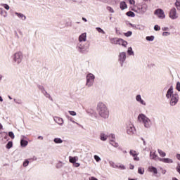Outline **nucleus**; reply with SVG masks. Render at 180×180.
<instances>
[{"mask_svg": "<svg viewBox=\"0 0 180 180\" xmlns=\"http://www.w3.org/2000/svg\"><path fill=\"white\" fill-rule=\"evenodd\" d=\"M154 15L159 19H165V13L164 12V10L161 8L156 9L154 12Z\"/></svg>", "mask_w": 180, "mask_h": 180, "instance_id": "9b49d317", "label": "nucleus"}, {"mask_svg": "<svg viewBox=\"0 0 180 180\" xmlns=\"http://www.w3.org/2000/svg\"><path fill=\"white\" fill-rule=\"evenodd\" d=\"M13 146V143H12V141H9L7 145L6 146V148H8V150L12 148Z\"/></svg>", "mask_w": 180, "mask_h": 180, "instance_id": "4c0bfd02", "label": "nucleus"}, {"mask_svg": "<svg viewBox=\"0 0 180 180\" xmlns=\"http://www.w3.org/2000/svg\"><path fill=\"white\" fill-rule=\"evenodd\" d=\"M117 168L118 169L124 170V169H126V166H124V165H123V164L118 163V164H117Z\"/></svg>", "mask_w": 180, "mask_h": 180, "instance_id": "c756f323", "label": "nucleus"}, {"mask_svg": "<svg viewBox=\"0 0 180 180\" xmlns=\"http://www.w3.org/2000/svg\"><path fill=\"white\" fill-rule=\"evenodd\" d=\"M13 101L16 105H23V100L21 98H14Z\"/></svg>", "mask_w": 180, "mask_h": 180, "instance_id": "bb28decb", "label": "nucleus"}, {"mask_svg": "<svg viewBox=\"0 0 180 180\" xmlns=\"http://www.w3.org/2000/svg\"><path fill=\"white\" fill-rule=\"evenodd\" d=\"M148 10V6L146 4H137L136 7H135V12L139 13V15H144L146 12Z\"/></svg>", "mask_w": 180, "mask_h": 180, "instance_id": "423d86ee", "label": "nucleus"}, {"mask_svg": "<svg viewBox=\"0 0 180 180\" xmlns=\"http://www.w3.org/2000/svg\"><path fill=\"white\" fill-rule=\"evenodd\" d=\"M8 136L11 137V139H15V134H13L12 131L8 132Z\"/></svg>", "mask_w": 180, "mask_h": 180, "instance_id": "3c124183", "label": "nucleus"}, {"mask_svg": "<svg viewBox=\"0 0 180 180\" xmlns=\"http://www.w3.org/2000/svg\"><path fill=\"white\" fill-rule=\"evenodd\" d=\"M76 49L77 50V51H79V53L85 54V53H88L89 51V44L78 41L76 46Z\"/></svg>", "mask_w": 180, "mask_h": 180, "instance_id": "39448f33", "label": "nucleus"}, {"mask_svg": "<svg viewBox=\"0 0 180 180\" xmlns=\"http://www.w3.org/2000/svg\"><path fill=\"white\" fill-rule=\"evenodd\" d=\"M171 34L170 32H163L162 34V36H164L165 37H167V36H169Z\"/></svg>", "mask_w": 180, "mask_h": 180, "instance_id": "8fccbe9b", "label": "nucleus"}, {"mask_svg": "<svg viewBox=\"0 0 180 180\" xmlns=\"http://www.w3.org/2000/svg\"><path fill=\"white\" fill-rule=\"evenodd\" d=\"M138 174H140V175L144 174V167H139L138 168Z\"/></svg>", "mask_w": 180, "mask_h": 180, "instance_id": "f704fd0d", "label": "nucleus"}, {"mask_svg": "<svg viewBox=\"0 0 180 180\" xmlns=\"http://www.w3.org/2000/svg\"><path fill=\"white\" fill-rule=\"evenodd\" d=\"M169 18L172 20H176L179 18V14H178V12L176 11V8L175 7H173L170 9L169 12Z\"/></svg>", "mask_w": 180, "mask_h": 180, "instance_id": "9d476101", "label": "nucleus"}, {"mask_svg": "<svg viewBox=\"0 0 180 180\" xmlns=\"http://www.w3.org/2000/svg\"><path fill=\"white\" fill-rule=\"evenodd\" d=\"M24 139H25V136H22L21 140H20L21 147H26L29 144V142L25 140Z\"/></svg>", "mask_w": 180, "mask_h": 180, "instance_id": "412c9836", "label": "nucleus"}, {"mask_svg": "<svg viewBox=\"0 0 180 180\" xmlns=\"http://www.w3.org/2000/svg\"><path fill=\"white\" fill-rule=\"evenodd\" d=\"M127 134L129 136H133V134H136V127L131 121H129L126 123L125 125Z\"/></svg>", "mask_w": 180, "mask_h": 180, "instance_id": "6e6552de", "label": "nucleus"}, {"mask_svg": "<svg viewBox=\"0 0 180 180\" xmlns=\"http://www.w3.org/2000/svg\"><path fill=\"white\" fill-rule=\"evenodd\" d=\"M159 161L165 164H174V160L171 158H159Z\"/></svg>", "mask_w": 180, "mask_h": 180, "instance_id": "a211bd4d", "label": "nucleus"}, {"mask_svg": "<svg viewBox=\"0 0 180 180\" xmlns=\"http://www.w3.org/2000/svg\"><path fill=\"white\" fill-rule=\"evenodd\" d=\"M71 116H77V112L75 111H69Z\"/></svg>", "mask_w": 180, "mask_h": 180, "instance_id": "6e6d98bb", "label": "nucleus"}, {"mask_svg": "<svg viewBox=\"0 0 180 180\" xmlns=\"http://www.w3.org/2000/svg\"><path fill=\"white\" fill-rule=\"evenodd\" d=\"M23 52L20 51H18L15 53H14L12 56V60L14 64L16 65H19L23 63Z\"/></svg>", "mask_w": 180, "mask_h": 180, "instance_id": "20e7f679", "label": "nucleus"}, {"mask_svg": "<svg viewBox=\"0 0 180 180\" xmlns=\"http://www.w3.org/2000/svg\"><path fill=\"white\" fill-rule=\"evenodd\" d=\"M176 89L179 92H180V82H176Z\"/></svg>", "mask_w": 180, "mask_h": 180, "instance_id": "de8ad7c7", "label": "nucleus"}, {"mask_svg": "<svg viewBox=\"0 0 180 180\" xmlns=\"http://www.w3.org/2000/svg\"><path fill=\"white\" fill-rule=\"evenodd\" d=\"M107 11H109L110 13H113L115 12V10L113 9V8L110 6L107 7Z\"/></svg>", "mask_w": 180, "mask_h": 180, "instance_id": "ea45409f", "label": "nucleus"}, {"mask_svg": "<svg viewBox=\"0 0 180 180\" xmlns=\"http://www.w3.org/2000/svg\"><path fill=\"white\" fill-rule=\"evenodd\" d=\"M79 158L77 156H70L69 157V162H71V164H75V162H77V161H78Z\"/></svg>", "mask_w": 180, "mask_h": 180, "instance_id": "4be33fe9", "label": "nucleus"}, {"mask_svg": "<svg viewBox=\"0 0 180 180\" xmlns=\"http://www.w3.org/2000/svg\"><path fill=\"white\" fill-rule=\"evenodd\" d=\"M43 136H38V139L39 140H43Z\"/></svg>", "mask_w": 180, "mask_h": 180, "instance_id": "69168bd1", "label": "nucleus"}, {"mask_svg": "<svg viewBox=\"0 0 180 180\" xmlns=\"http://www.w3.org/2000/svg\"><path fill=\"white\" fill-rule=\"evenodd\" d=\"M23 167H27V165H29V160H25L24 162H23Z\"/></svg>", "mask_w": 180, "mask_h": 180, "instance_id": "09e8293b", "label": "nucleus"}, {"mask_svg": "<svg viewBox=\"0 0 180 180\" xmlns=\"http://www.w3.org/2000/svg\"><path fill=\"white\" fill-rule=\"evenodd\" d=\"M110 41L111 44H119L120 46H123V47H127V41L121 38H110Z\"/></svg>", "mask_w": 180, "mask_h": 180, "instance_id": "1a4fd4ad", "label": "nucleus"}, {"mask_svg": "<svg viewBox=\"0 0 180 180\" xmlns=\"http://www.w3.org/2000/svg\"><path fill=\"white\" fill-rule=\"evenodd\" d=\"M0 6H3V8L6 9V11H9V9H11V7H9V5L6 4L1 3L0 4Z\"/></svg>", "mask_w": 180, "mask_h": 180, "instance_id": "473e14b6", "label": "nucleus"}, {"mask_svg": "<svg viewBox=\"0 0 180 180\" xmlns=\"http://www.w3.org/2000/svg\"><path fill=\"white\" fill-rule=\"evenodd\" d=\"M129 154L133 157L134 161H140V158L137 156L139 153L136 150H131Z\"/></svg>", "mask_w": 180, "mask_h": 180, "instance_id": "dca6fc26", "label": "nucleus"}, {"mask_svg": "<svg viewBox=\"0 0 180 180\" xmlns=\"http://www.w3.org/2000/svg\"><path fill=\"white\" fill-rule=\"evenodd\" d=\"M136 29H138L139 30H144L145 27L143 25H137Z\"/></svg>", "mask_w": 180, "mask_h": 180, "instance_id": "a19ab883", "label": "nucleus"}, {"mask_svg": "<svg viewBox=\"0 0 180 180\" xmlns=\"http://www.w3.org/2000/svg\"><path fill=\"white\" fill-rule=\"evenodd\" d=\"M176 158H177V160H179V161H180V154L179 153L176 154Z\"/></svg>", "mask_w": 180, "mask_h": 180, "instance_id": "680f3d73", "label": "nucleus"}, {"mask_svg": "<svg viewBox=\"0 0 180 180\" xmlns=\"http://www.w3.org/2000/svg\"><path fill=\"white\" fill-rule=\"evenodd\" d=\"M154 30H155V32H158V31L161 30V27H160V25H155L154 26Z\"/></svg>", "mask_w": 180, "mask_h": 180, "instance_id": "37998d69", "label": "nucleus"}, {"mask_svg": "<svg viewBox=\"0 0 180 180\" xmlns=\"http://www.w3.org/2000/svg\"><path fill=\"white\" fill-rule=\"evenodd\" d=\"M3 78H4V76L0 74V82H1V81H2Z\"/></svg>", "mask_w": 180, "mask_h": 180, "instance_id": "338daca9", "label": "nucleus"}, {"mask_svg": "<svg viewBox=\"0 0 180 180\" xmlns=\"http://www.w3.org/2000/svg\"><path fill=\"white\" fill-rule=\"evenodd\" d=\"M0 102H4V98H2V96H0Z\"/></svg>", "mask_w": 180, "mask_h": 180, "instance_id": "774afa93", "label": "nucleus"}, {"mask_svg": "<svg viewBox=\"0 0 180 180\" xmlns=\"http://www.w3.org/2000/svg\"><path fill=\"white\" fill-rule=\"evenodd\" d=\"M15 15L18 18V19H20V20H26V15H25L23 13L15 12Z\"/></svg>", "mask_w": 180, "mask_h": 180, "instance_id": "aec40b11", "label": "nucleus"}, {"mask_svg": "<svg viewBox=\"0 0 180 180\" xmlns=\"http://www.w3.org/2000/svg\"><path fill=\"white\" fill-rule=\"evenodd\" d=\"M63 165H64V164L63 163V162H59L56 165V167H58V168H61V167H63Z\"/></svg>", "mask_w": 180, "mask_h": 180, "instance_id": "603ef678", "label": "nucleus"}, {"mask_svg": "<svg viewBox=\"0 0 180 180\" xmlns=\"http://www.w3.org/2000/svg\"><path fill=\"white\" fill-rule=\"evenodd\" d=\"M158 153L160 157H165L167 155V153L161 149H158Z\"/></svg>", "mask_w": 180, "mask_h": 180, "instance_id": "7c9ffc66", "label": "nucleus"}, {"mask_svg": "<svg viewBox=\"0 0 180 180\" xmlns=\"http://www.w3.org/2000/svg\"><path fill=\"white\" fill-rule=\"evenodd\" d=\"M79 165H81V164H79V162H75V163H73V167H75V168H78Z\"/></svg>", "mask_w": 180, "mask_h": 180, "instance_id": "4d7b16f0", "label": "nucleus"}, {"mask_svg": "<svg viewBox=\"0 0 180 180\" xmlns=\"http://www.w3.org/2000/svg\"><path fill=\"white\" fill-rule=\"evenodd\" d=\"M166 98L169 102L170 106H175L179 101V96L176 93H174V86H170L166 93Z\"/></svg>", "mask_w": 180, "mask_h": 180, "instance_id": "f03ea898", "label": "nucleus"}, {"mask_svg": "<svg viewBox=\"0 0 180 180\" xmlns=\"http://www.w3.org/2000/svg\"><path fill=\"white\" fill-rule=\"evenodd\" d=\"M175 6L177 11H180V0H176L175 2Z\"/></svg>", "mask_w": 180, "mask_h": 180, "instance_id": "c9c22d12", "label": "nucleus"}, {"mask_svg": "<svg viewBox=\"0 0 180 180\" xmlns=\"http://www.w3.org/2000/svg\"><path fill=\"white\" fill-rule=\"evenodd\" d=\"M131 34H133V32L131 31H128L124 34V36H126V37H130Z\"/></svg>", "mask_w": 180, "mask_h": 180, "instance_id": "a18cd8bd", "label": "nucleus"}, {"mask_svg": "<svg viewBox=\"0 0 180 180\" xmlns=\"http://www.w3.org/2000/svg\"><path fill=\"white\" fill-rule=\"evenodd\" d=\"M94 84H95V75L88 73L86 76V86L91 88L94 86Z\"/></svg>", "mask_w": 180, "mask_h": 180, "instance_id": "0eeeda50", "label": "nucleus"}, {"mask_svg": "<svg viewBox=\"0 0 180 180\" xmlns=\"http://www.w3.org/2000/svg\"><path fill=\"white\" fill-rule=\"evenodd\" d=\"M148 172H152V174H154L155 175H157L158 174V170L157 169V167L153 166H149L148 168Z\"/></svg>", "mask_w": 180, "mask_h": 180, "instance_id": "6ab92c4d", "label": "nucleus"}, {"mask_svg": "<svg viewBox=\"0 0 180 180\" xmlns=\"http://www.w3.org/2000/svg\"><path fill=\"white\" fill-rule=\"evenodd\" d=\"M53 120L55 123H57L59 126H63L64 125V120L60 117H54Z\"/></svg>", "mask_w": 180, "mask_h": 180, "instance_id": "2eb2a0df", "label": "nucleus"}, {"mask_svg": "<svg viewBox=\"0 0 180 180\" xmlns=\"http://www.w3.org/2000/svg\"><path fill=\"white\" fill-rule=\"evenodd\" d=\"M68 120H70V122H72V123H75L76 124H78V123H77V122H75V121L72 119V117H68Z\"/></svg>", "mask_w": 180, "mask_h": 180, "instance_id": "864d4df0", "label": "nucleus"}, {"mask_svg": "<svg viewBox=\"0 0 180 180\" xmlns=\"http://www.w3.org/2000/svg\"><path fill=\"white\" fill-rule=\"evenodd\" d=\"M96 30L98 32V33H101V34H105V31L99 27H96Z\"/></svg>", "mask_w": 180, "mask_h": 180, "instance_id": "72a5a7b5", "label": "nucleus"}, {"mask_svg": "<svg viewBox=\"0 0 180 180\" xmlns=\"http://www.w3.org/2000/svg\"><path fill=\"white\" fill-rule=\"evenodd\" d=\"M118 61L122 66L124 64L126 61V52H120L118 56Z\"/></svg>", "mask_w": 180, "mask_h": 180, "instance_id": "f8f14e48", "label": "nucleus"}, {"mask_svg": "<svg viewBox=\"0 0 180 180\" xmlns=\"http://www.w3.org/2000/svg\"><path fill=\"white\" fill-rule=\"evenodd\" d=\"M138 122L142 123L145 129H151L153 121L146 114L141 113L138 115Z\"/></svg>", "mask_w": 180, "mask_h": 180, "instance_id": "7ed1b4c3", "label": "nucleus"}, {"mask_svg": "<svg viewBox=\"0 0 180 180\" xmlns=\"http://www.w3.org/2000/svg\"><path fill=\"white\" fill-rule=\"evenodd\" d=\"M127 16H129L130 18H134L136 15L132 11H129L127 13Z\"/></svg>", "mask_w": 180, "mask_h": 180, "instance_id": "58836bf2", "label": "nucleus"}, {"mask_svg": "<svg viewBox=\"0 0 180 180\" xmlns=\"http://www.w3.org/2000/svg\"><path fill=\"white\" fill-rule=\"evenodd\" d=\"M94 158L95 161H96V162H101V161L102 160V159H101V157H99L98 155H95L94 156Z\"/></svg>", "mask_w": 180, "mask_h": 180, "instance_id": "e433bc0d", "label": "nucleus"}, {"mask_svg": "<svg viewBox=\"0 0 180 180\" xmlns=\"http://www.w3.org/2000/svg\"><path fill=\"white\" fill-rule=\"evenodd\" d=\"M39 89H40V91H41V92H43L44 94H47V92L46 91V90H44V87L43 86H38Z\"/></svg>", "mask_w": 180, "mask_h": 180, "instance_id": "c03bdc74", "label": "nucleus"}, {"mask_svg": "<svg viewBox=\"0 0 180 180\" xmlns=\"http://www.w3.org/2000/svg\"><path fill=\"white\" fill-rule=\"evenodd\" d=\"M110 140H116V136H115V134H110Z\"/></svg>", "mask_w": 180, "mask_h": 180, "instance_id": "5fc2aeb1", "label": "nucleus"}, {"mask_svg": "<svg viewBox=\"0 0 180 180\" xmlns=\"http://www.w3.org/2000/svg\"><path fill=\"white\" fill-rule=\"evenodd\" d=\"M110 144L112 146V147H115V148H117V147H119V143H117L115 140H110Z\"/></svg>", "mask_w": 180, "mask_h": 180, "instance_id": "a878e982", "label": "nucleus"}, {"mask_svg": "<svg viewBox=\"0 0 180 180\" xmlns=\"http://www.w3.org/2000/svg\"><path fill=\"white\" fill-rule=\"evenodd\" d=\"M127 54L129 56H134V51H133V49L131 47L128 48Z\"/></svg>", "mask_w": 180, "mask_h": 180, "instance_id": "2f4dec72", "label": "nucleus"}, {"mask_svg": "<svg viewBox=\"0 0 180 180\" xmlns=\"http://www.w3.org/2000/svg\"><path fill=\"white\" fill-rule=\"evenodd\" d=\"M156 153L157 152L155 151V150H150V160H154V161H157V160H160V158H159L158 155H157Z\"/></svg>", "mask_w": 180, "mask_h": 180, "instance_id": "4468645a", "label": "nucleus"}, {"mask_svg": "<svg viewBox=\"0 0 180 180\" xmlns=\"http://www.w3.org/2000/svg\"><path fill=\"white\" fill-rule=\"evenodd\" d=\"M129 169H134V165H129Z\"/></svg>", "mask_w": 180, "mask_h": 180, "instance_id": "e2e57ef3", "label": "nucleus"}, {"mask_svg": "<svg viewBox=\"0 0 180 180\" xmlns=\"http://www.w3.org/2000/svg\"><path fill=\"white\" fill-rule=\"evenodd\" d=\"M162 30H163V32H167V30H169V28L168 27H162Z\"/></svg>", "mask_w": 180, "mask_h": 180, "instance_id": "13d9d810", "label": "nucleus"}, {"mask_svg": "<svg viewBox=\"0 0 180 180\" xmlns=\"http://www.w3.org/2000/svg\"><path fill=\"white\" fill-rule=\"evenodd\" d=\"M136 101L139 103V105H142V106H147V103L143 98H141V95L137 94L135 97Z\"/></svg>", "mask_w": 180, "mask_h": 180, "instance_id": "ddd939ff", "label": "nucleus"}, {"mask_svg": "<svg viewBox=\"0 0 180 180\" xmlns=\"http://www.w3.org/2000/svg\"><path fill=\"white\" fill-rule=\"evenodd\" d=\"M146 40L148 41H154V36L146 37Z\"/></svg>", "mask_w": 180, "mask_h": 180, "instance_id": "79ce46f5", "label": "nucleus"}, {"mask_svg": "<svg viewBox=\"0 0 180 180\" xmlns=\"http://www.w3.org/2000/svg\"><path fill=\"white\" fill-rule=\"evenodd\" d=\"M108 164L110 165V167H111V168H117V164L115 163V162L110 160L108 162Z\"/></svg>", "mask_w": 180, "mask_h": 180, "instance_id": "c85d7f7f", "label": "nucleus"}, {"mask_svg": "<svg viewBox=\"0 0 180 180\" xmlns=\"http://www.w3.org/2000/svg\"><path fill=\"white\" fill-rule=\"evenodd\" d=\"M96 110L98 116L101 117L102 119H109V108H108V105H106V103L102 101L97 103Z\"/></svg>", "mask_w": 180, "mask_h": 180, "instance_id": "f257e3e1", "label": "nucleus"}, {"mask_svg": "<svg viewBox=\"0 0 180 180\" xmlns=\"http://www.w3.org/2000/svg\"><path fill=\"white\" fill-rule=\"evenodd\" d=\"M106 4H110V5H116L115 4V1H112V0H105Z\"/></svg>", "mask_w": 180, "mask_h": 180, "instance_id": "49530a36", "label": "nucleus"}, {"mask_svg": "<svg viewBox=\"0 0 180 180\" xmlns=\"http://www.w3.org/2000/svg\"><path fill=\"white\" fill-rule=\"evenodd\" d=\"M100 140H101V141H106V140H108V135L104 133H101L100 134Z\"/></svg>", "mask_w": 180, "mask_h": 180, "instance_id": "b1692460", "label": "nucleus"}, {"mask_svg": "<svg viewBox=\"0 0 180 180\" xmlns=\"http://www.w3.org/2000/svg\"><path fill=\"white\" fill-rule=\"evenodd\" d=\"M53 142L55 143V144H62L63 139H61L60 138H55L53 139Z\"/></svg>", "mask_w": 180, "mask_h": 180, "instance_id": "cd10ccee", "label": "nucleus"}, {"mask_svg": "<svg viewBox=\"0 0 180 180\" xmlns=\"http://www.w3.org/2000/svg\"><path fill=\"white\" fill-rule=\"evenodd\" d=\"M82 20H83V22H88V20H86V18L82 17Z\"/></svg>", "mask_w": 180, "mask_h": 180, "instance_id": "0e129e2a", "label": "nucleus"}, {"mask_svg": "<svg viewBox=\"0 0 180 180\" xmlns=\"http://www.w3.org/2000/svg\"><path fill=\"white\" fill-rule=\"evenodd\" d=\"M0 15L3 16V18H6L8 16V13L4 10L3 8L0 7Z\"/></svg>", "mask_w": 180, "mask_h": 180, "instance_id": "393cba45", "label": "nucleus"}, {"mask_svg": "<svg viewBox=\"0 0 180 180\" xmlns=\"http://www.w3.org/2000/svg\"><path fill=\"white\" fill-rule=\"evenodd\" d=\"M120 8L121 11H124V9H127V4L124 1H121L120 3Z\"/></svg>", "mask_w": 180, "mask_h": 180, "instance_id": "5701e85b", "label": "nucleus"}, {"mask_svg": "<svg viewBox=\"0 0 180 180\" xmlns=\"http://www.w3.org/2000/svg\"><path fill=\"white\" fill-rule=\"evenodd\" d=\"M79 42H85L86 41V32L81 34L78 37Z\"/></svg>", "mask_w": 180, "mask_h": 180, "instance_id": "f3484780", "label": "nucleus"}, {"mask_svg": "<svg viewBox=\"0 0 180 180\" xmlns=\"http://www.w3.org/2000/svg\"><path fill=\"white\" fill-rule=\"evenodd\" d=\"M129 4L130 5H134V4H136V1H134V0H129Z\"/></svg>", "mask_w": 180, "mask_h": 180, "instance_id": "052dcab7", "label": "nucleus"}, {"mask_svg": "<svg viewBox=\"0 0 180 180\" xmlns=\"http://www.w3.org/2000/svg\"><path fill=\"white\" fill-rule=\"evenodd\" d=\"M161 172L163 175H165V174H167V170L165 169H161Z\"/></svg>", "mask_w": 180, "mask_h": 180, "instance_id": "bf43d9fd", "label": "nucleus"}]
</instances>
